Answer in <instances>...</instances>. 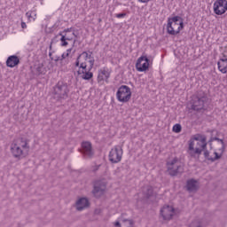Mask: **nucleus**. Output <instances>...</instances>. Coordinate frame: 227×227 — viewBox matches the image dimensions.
Wrapping results in <instances>:
<instances>
[{"label": "nucleus", "instance_id": "19", "mask_svg": "<svg viewBox=\"0 0 227 227\" xmlns=\"http://www.w3.org/2000/svg\"><path fill=\"white\" fill-rule=\"evenodd\" d=\"M82 148L86 157H91L93 155V149L91 148V143L88 141L82 142Z\"/></svg>", "mask_w": 227, "mask_h": 227}, {"label": "nucleus", "instance_id": "10", "mask_svg": "<svg viewBox=\"0 0 227 227\" xmlns=\"http://www.w3.org/2000/svg\"><path fill=\"white\" fill-rule=\"evenodd\" d=\"M60 38V45L61 47H67L68 45V42L74 40V36H75V33H74V29L72 27L65 29L62 33L59 34Z\"/></svg>", "mask_w": 227, "mask_h": 227}, {"label": "nucleus", "instance_id": "27", "mask_svg": "<svg viewBox=\"0 0 227 227\" xmlns=\"http://www.w3.org/2000/svg\"><path fill=\"white\" fill-rule=\"evenodd\" d=\"M129 13H130V11H126L124 12L116 13L115 17H116V19H125V17H127V15H129Z\"/></svg>", "mask_w": 227, "mask_h": 227}, {"label": "nucleus", "instance_id": "4", "mask_svg": "<svg viewBox=\"0 0 227 227\" xmlns=\"http://www.w3.org/2000/svg\"><path fill=\"white\" fill-rule=\"evenodd\" d=\"M184 19L180 16L168 18L166 30L168 35L176 36L184 29Z\"/></svg>", "mask_w": 227, "mask_h": 227}, {"label": "nucleus", "instance_id": "25", "mask_svg": "<svg viewBox=\"0 0 227 227\" xmlns=\"http://www.w3.org/2000/svg\"><path fill=\"white\" fill-rule=\"evenodd\" d=\"M70 54H72V49H67V51L62 53L61 58L58 59L57 61H63V59H67V58H68V56H70Z\"/></svg>", "mask_w": 227, "mask_h": 227}, {"label": "nucleus", "instance_id": "22", "mask_svg": "<svg viewBox=\"0 0 227 227\" xmlns=\"http://www.w3.org/2000/svg\"><path fill=\"white\" fill-rule=\"evenodd\" d=\"M203 99L196 98V101L192 103V109L200 111V109H203Z\"/></svg>", "mask_w": 227, "mask_h": 227}, {"label": "nucleus", "instance_id": "21", "mask_svg": "<svg viewBox=\"0 0 227 227\" xmlns=\"http://www.w3.org/2000/svg\"><path fill=\"white\" fill-rule=\"evenodd\" d=\"M186 187L190 192H194V191H198V187H200V184L198 183V181L194 179H191V180H188Z\"/></svg>", "mask_w": 227, "mask_h": 227}, {"label": "nucleus", "instance_id": "29", "mask_svg": "<svg viewBox=\"0 0 227 227\" xmlns=\"http://www.w3.org/2000/svg\"><path fill=\"white\" fill-rule=\"evenodd\" d=\"M139 3H150V0H138Z\"/></svg>", "mask_w": 227, "mask_h": 227}, {"label": "nucleus", "instance_id": "1", "mask_svg": "<svg viewBox=\"0 0 227 227\" xmlns=\"http://www.w3.org/2000/svg\"><path fill=\"white\" fill-rule=\"evenodd\" d=\"M95 65V59L91 52L83 51L80 54L74 63V70L77 75L84 81H90L93 78V67Z\"/></svg>", "mask_w": 227, "mask_h": 227}, {"label": "nucleus", "instance_id": "15", "mask_svg": "<svg viewBox=\"0 0 227 227\" xmlns=\"http://www.w3.org/2000/svg\"><path fill=\"white\" fill-rule=\"evenodd\" d=\"M106 191V180L96 181L94 184L93 194L96 198H98L104 194Z\"/></svg>", "mask_w": 227, "mask_h": 227}, {"label": "nucleus", "instance_id": "17", "mask_svg": "<svg viewBox=\"0 0 227 227\" xmlns=\"http://www.w3.org/2000/svg\"><path fill=\"white\" fill-rule=\"evenodd\" d=\"M218 70L222 74H227V55H223V57L218 60Z\"/></svg>", "mask_w": 227, "mask_h": 227}, {"label": "nucleus", "instance_id": "11", "mask_svg": "<svg viewBox=\"0 0 227 227\" xmlns=\"http://www.w3.org/2000/svg\"><path fill=\"white\" fill-rule=\"evenodd\" d=\"M213 12L215 15H224L227 12V0H215L213 4Z\"/></svg>", "mask_w": 227, "mask_h": 227}, {"label": "nucleus", "instance_id": "13", "mask_svg": "<svg viewBox=\"0 0 227 227\" xmlns=\"http://www.w3.org/2000/svg\"><path fill=\"white\" fill-rule=\"evenodd\" d=\"M55 93L59 98H67L68 97V86L63 82H59L55 86Z\"/></svg>", "mask_w": 227, "mask_h": 227}, {"label": "nucleus", "instance_id": "23", "mask_svg": "<svg viewBox=\"0 0 227 227\" xmlns=\"http://www.w3.org/2000/svg\"><path fill=\"white\" fill-rule=\"evenodd\" d=\"M144 191V199L148 200L153 198V188L152 186H147L143 189Z\"/></svg>", "mask_w": 227, "mask_h": 227}, {"label": "nucleus", "instance_id": "28", "mask_svg": "<svg viewBox=\"0 0 227 227\" xmlns=\"http://www.w3.org/2000/svg\"><path fill=\"white\" fill-rule=\"evenodd\" d=\"M21 27L22 29H26V27H27V25L26 24V22L24 21L21 22Z\"/></svg>", "mask_w": 227, "mask_h": 227}, {"label": "nucleus", "instance_id": "26", "mask_svg": "<svg viewBox=\"0 0 227 227\" xmlns=\"http://www.w3.org/2000/svg\"><path fill=\"white\" fill-rule=\"evenodd\" d=\"M173 132L176 134H180L182 132V125L180 124H175L172 128Z\"/></svg>", "mask_w": 227, "mask_h": 227}, {"label": "nucleus", "instance_id": "7", "mask_svg": "<svg viewBox=\"0 0 227 227\" xmlns=\"http://www.w3.org/2000/svg\"><path fill=\"white\" fill-rule=\"evenodd\" d=\"M152 65V61L148 59L146 55H141L136 62V70L137 72H148L150 70V66Z\"/></svg>", "mask_w": 227, "mask_h": 227}, {"label": "nucleus", "instance_id": "5", "mask_svg": "<svg viewBox=\"0 0 227 227\" xmlns=\"http://www.w3.org/2000/svg\"><path fill=\"white\" fill-rule=\"evenodd\" d=\"M224 152V142L221 139L215 138L211 142V151L208 153L206 151L204 155L208 160H216L221 159V155Z\"/></svg>", "mask_w": 227, "mask_h": 227}, {"label": "nucleus", "instance_id": "8", "mask_svg": "<svg viewBox=\"0 0 227 227\" xmlns=\"http://www.w3.org/2000/svg\"><path fill=\"white\" fill-rule=\"evenodd\" d=\"M121 157H123V149H121L120 145H115L112 148L108 154V159L112 164L121 162Z\"/></svg>", "mask_w": 227, "mask_h": 227}, {"label": "nucleus", "instance_id": "2", "mask_svg": "<svg viewBox=\"0 0 227 227\" xmlns=\"http://www.w3.org/2000/svg\"><path fill=\"white\" fill-rule=\"evenodd\" d=\"M205 148H207V138L201 135H195L188 141L187 153H189L191 157L201 155Z\"/></svg>", "mask_w": 227, "mask_h": 227}, {"label": "nucleus", "instance_id": "18", "mask_svg": "<svg viewBox=\"0 0 227 227\" xmlns=\"http://www.w3.org/2000/svg\"><path fill=\"white\" fill-rule=\"evenodd\" d=\"M114 227H133L134 223L132 220L123 219V217L119 218V221L114 223Z\"/></svg>", "mask_w": 227, "mask_h": 227}, {"label": "nucleus", "instance_id": "20", "mask_svg": "<svg viewBox=\"0 0 227 227\" xmlns=\"http://www.w3.org/2000/svg\"><path fill=\"white\" fill-rule=\"evenodd\" d=\"M90 207V201L86 198H82L76 202L77 210H84V208H88Z\"/></svg>", "mask_w": 227, "mask_h": 227}, {"label": "nucleus", "instance_id": "12", "mask_svg": "<svg viewBox=\"0 0 227 227\" xmlns=\"http://www.w3.org/2000/svg\"><path fill=\"white\" fill-rule=\"evenodd\" d=\"M111 77V69L108 67H102L98 71V82L104 84V82H109Z\"/></svg>", "mask_w": 227, "mask_h": 227}, {"label": "nucleus", "instance_id": "6", "mask_svg": "<svg viewBox=\"0 0 227 227\" xmlns=\"http://www.w3.org/2000/svg\"><path fill=\"white\" fill-rule=\"evenodd\" d=\"M130 98H132V90L130 87L127 85H121L119 87L116 92V99L118 102L127 104V102H130Z\"/></svg>", "mask_w": 227, "mask_h": 227}, {"label": "nucleus", "instance_id": "24", "mask_svg": "<svg viewBox=\"0 0 227 227\" xmlns=\"http://www.w3.org/2000/svg\"><path fill=\"white\" fill-rule=\"evenodd\" d=\"M26 16H27V20H29V22L36 20V12H35L28 11L26 13Z\"/></svg>", "mask_w": 227, "mask_h": 227}, {"label": "nucleus", "instance_id": "3", "mask_svg": "<svg viewBox=\"0 0 227 227\" xmlns=\"http://www.w3.org/2000/svg\"><path fill=\"white\" fill-rule=\"evenodd\" d=\"M11 153L16 159H24L29 153V144L25 138H17L11 145Z\"/></svg>", "mask_w": 227, "mask_h": 227}, {"label": "nucleus", "instance_id": "14", "mask_svg": "<svg viewBox=\"0 0 227 227\" xmlns=\"http://www.w3.org/2000/svg\"><path fill=\"white\" fill-rule=\"evenodd\" d=\"M176 214V211H175V207L173 206H164L160 209V215L164 219V221H169L173 219V215Z\"/></svg>", "mask_w": 227, "mask_h": 227}, {"label": "nucleus", "instance_id": "9", "mask_svg": "<svg viewBox=\"0 0 227 227\" xmlns=\"http://www.w3.org/2000/svg\"><path fill=\"white\" fill-rule=\"evenodd\" d=\"M167 168L169 175L175 176L177 173H180V169H182V163H180L178 158H174L167 162Z\"/></svg>", "mask_w": 227, "mask_h": 227}, {"label": "nucleus", "instance_id": "16", "mask_svg": "<svg viewBox=\"0 0 227 227\" xmlns=\"http://www.w3.org/2000/svg\"><path fill=\"white\" fill-rule=\"evenodd\" d=\"M19 63H20V59H19V57H17L16 55L9 56L6 60V66L9 68H15V67H17Z\"/></svg>", "mask_w": 227, "mask_h": 227}]
</instances>
